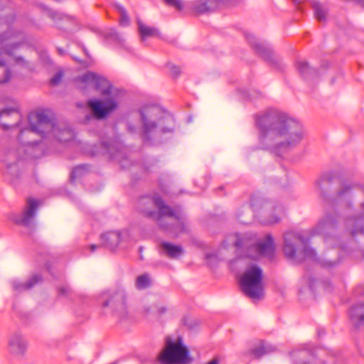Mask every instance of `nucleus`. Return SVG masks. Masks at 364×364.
Listing matches in <instances>:
<instances>
[{
	"label": "nucleus",
	"mask_w": 364,
	"mask_h": 364,
	"mask_svg": "<svg viewBox=\"0 0 364 364\" xmlns=\"http://www.w3.org/2000/svg\"><path fill=\"white\" fill-rule=\"evenodd\" d=\"M311 353L309 345L305 344L304 345L302 350H295L292 351L291 356L293 359H296L297 358H302L307 355H310Z\"/></svg>",
	"instance_id": "31"
},
{
	"label": "nucleus",
	"mask_w": 364,
	"mask_h": 364,
	"mask_svg": "<svg viewBox=\"0 0 364 364\" xmlns=\"http://www.w3.org/2000/svg\"><path fill=\"white\" fill-rule=\"evenodd\" d=\"M160 245L163 254L171 259H178L184 253V250L181 245L168 242H162Z\"/></svg>",
	"instance_id": "21"
},
{
	"label": "nucleus",
	"mask_w": 364,
	"mask_h": 364,
	"mask_svg": "<svg viewBox=\"0 0 364 364\" xmlns=\"http://www.w3.org/2000/svg\"><path fill=\"white\" fill-rule=\"evenodd\" d=\"M2 126L4 127V129H7L9 127V126L6 124H2Z\"/></svg>",
	"instance_id": "50"
},
{
	"label": "nucleus",
	"mask_w": 364,
	"mask_h": 364,
	"mask_svg": "<svg viewBox=\"0 0 364 364\" xmlns=\"http://www.w3.org/2000/svg\"><path fill=\"white\" fill-rule=\"evenodd\" d=\"M151 202L159 209L158 212L144 210L145 214L158 221L159 226L164 230L174 235H178L185 231V216L180 210H173L165 205L159 196L153 198H143L141 200Z\"/></svg>",
	"instance_id": "5"
},
{
	"label": "nucleus",
	"mask_w": 364,
	"mask_h": 364,
	"mask_svg": "<svg viewBox=\"0 0 364 364\" xmlns=\"http://www.w3.org/2000/svg\"><path fill=\"white\" fill-rule=\"evenodd\" d=\"M349 316L355 327H364V304L353 306L350 309Z\"/></svg>",
	"instance_id": "22"
},
{
	"label": "nucleus",
	"mask_w": 364,
	"mask_h": 364,
	"mask_svg": "<svg viewBox=\"0 0 364 364\" xmlns=\"http://www.w3.org/2000/svg\"><path fill=\"white\" fill-rule=\"evenodd\" d=\"M87 171V165H80L75 167L70 173V180L74 181L77 178L82 176Z\"/></svg>",
	"instance_id": "30"
},
{
	"label": "nucleus",
	"mask_w": 364,
	"mask_h": 364,
	"mask_svg": "<svg viewBox=\"0 0 364 364\" xmlns=\"http://www.w3.org/2000/svg\"><path fill=\"white\" fill-rule=\"evenodd\" d=\"M71 292V289L68 286H63L58 289V294L60 296H68Z\"/></svg>",
	"instance_id": "37"
},
{
	"label": "nucleus",
	"mask_w": 364,
	"mask_h": 364,
	"mask_svg": "<svg viewBox=\"0 0 364 364\" xmlns=\"http://www.w3.org/2000/svg\"><path fill=\"white\" fill-rule=\"evenodd\" d=\"M230 0H193L189 2L192 11L202 15L211 13L220 6H228Z\"/></svg>",
	"instance_id": "15"
},
{
	"label": "nucleus",
	"mask_w": 364,
	"mask_h": 364,
	"mask_svg": "<svg viewBox=\"0 0 364 364\" xmlns=\"http://www.w3.org/2000/svg\"><path fill=\"white\" fill-rule=\"evenodd\" d=\"M337 247H338V249L339 250L343 247H342V245H340V244H338V245H337Z\"/></svg>",
	"instance_id": "49"
},
{
	"label": "nucleus",
	"mask_w": 364,
	"mask_h": 364,
	"mask_svg": "<svg viewBox=\"0 0 364 364\" xmlns=\"http://www.w3.org/2000/svg\"><path fill=\"white\" fill-rule=\"evenodd\" d=\"M42 280V277L40 274L33 275L27 282H22L18 279H14L11 282L13 289L16 291H22L23 290L29 289L33 287L37 283Z\"/></svg>",
	"instance_id": "23"
},
{
	"label": "nucleus",
	"mask_w": 364,
	"mask_h": 364,
	"mask_svg": "<svg viewBox=\"0 0 364 364\" xmlns=\"http://www.w3.org/2000/svg\"><path fill=\"white\" fill-rule=\"evenodd\" d=\"M262 269L255 265H250L243 273L240 280L242 291L252 299L263 297Z\"/></svg>",
	"instance_id": "7"
},
{
	"label": "nucleus",
	"mask_w": 364,
	"mask_h": 364,
	"mask_svg": "<svg viewBox=\"0 0 364 364\" xmlns=\"http://www.w3.org/2000/svg\"><path fill=\"white\" fill-rule=\"evenodd\" d=\"M247 39L255 52L265 60L274 63L273 52L270 46L259 42L252 35H247Z\"/></svg>",
	"instance_id": "17"
},
{
	"label": "nucleus",
	"mask_w": 364,
	"mask_h": 364,
	"mask_svg": "<svg viewBox=\"0 0 364 364\" xmlns=\"http://www.w3.org/2000/svg\"><path fill=\"white\" fill-rule=\"evenodd\" d=\"M151 309H152L151 311L154 314H156L158 316H162L163 314H164L165 313H166L168 311L167 307L165 306L164 305L157 304L152 308L146 309L145 311H146L147 314H149V311H151Z\"/></svg>",
	"instance_id": "32"
},
{
	"label": "nucleus",
	"mask_w": 364,
	"mask_h": 364,
	"mask_svg": "<svg viewBox=\"0 0 364 364\" xmlns=\"http://www.w3.org/2000/svg\"><path fill=\"white\" fill-rule=\"evenodd\" d=\"M334 241L338 242V238L336 237H334V236L331 237V236H328V235H326L325 237V243L328 246H331Z\"/></svg>",
	"instance_id": "40"
},
{
	"label": "nucleus",
	"mask_w": 364,
	"mask_h": 364,
	"mask_svg": "<svg viewBox=\"0 0 364 364\" xmlns=\"http://www.w3.org/2000/svg\"><path fill=\"white\" fill-rule=\"evenodd\" d=\"M337 220L335 215H326L311 230V235H328L336 227Z\"/></svg>",
	"instance_id": "16"
},
{
	"label": "nucleus",
	"mask_w": 364,
	"mask_h": 364,
	"mask_svg": "<svg viewBox=\"0 0 364 364\" xmlns=\"http://www.w3.org/2000/svg\"><path fill=\"white\" fill-rule=\"evenodd\" d=\"M318 336H321V335L322 333H324V332H323V331L320 330V331H318Z\"/></svg>",
	"instance_id": "47"
},
{
	"label": "nucleus",
	"mask_w": 364,
	"mask_h": 364,
	"mask_svg": "<svg viewBox=\"0 0 364 364\" xmlns=\"http://www.w3.org/2000/svg\"><path fill=\"white\" fill-rule=\"evenodd\" d=\"M128 129H129V131L131 132V133H134V127L131 126V125H129L128 127Z\"/></svg>",
	"instance_id": "46"
},
{
	"label": "nucleus",
	"mask_w": 364,
	"mask_h": 364,
	"mask_svg": "<svg viewBox=\"0 0 364 364\" xmlns=\"http://www.w3.org/2000/svg\"><path fill=\"white\" fill-rule=\"evenodd\" d=\"M311 5L314 11V16L320 22L326 20V11L323 6L316 0H311Z\"/></svg>",
	"instance_id": "26"
},
{
	"label": "nucleus",
	"mask_w": 364,
	"mask_h": 364,
	"mask_svg": "<svg viewBox=\"0 0 364 364\" xmlns=\"http://www.w3.org/2000/svg\"><path fill=\"white\" fill-rule=\"evenodd\" d=\"M107 37L117 41L121 43H123L124 41V39L114 28L111 29L110 31L107 33Z\"/></svg>",
	"instance_id": "34"
},
{
	"label": "nucleus",
	"mask_w": 364,
	"mask_h": 364,
	"mask_svg": "<svg viewBox=\"0 0 364 364\" xmlns=\"http://www.w3.org/2000/svg\"><path fill=\"white\" fill-rule=\"evenodd\" d=\"M142 137L146 141L161 134H172L175 127L173 117L155 105L144 106L140 109Z\"/></svg>",
	"instance_id": "4"
},
{
	"label": "nucleus",
	"mask_w": 364,
	"mask_h": 364,
	"mask_svg": "<svg viewBox=\"0 0 364 364\" xmlns=\"http://www.w3.org/2000/svg\"><path fill=\"white\" fill-rule=\"evenodd\" d=\"M137 26L142 41L149 37L158 36L159 35L158 29L144 25L139 19L137 20Z\"/></svg>",
	"instance_id": "24"
},
{
	"label": "nucleus",
	"mask_w": 364,
	"mask_h": 364,
	"mask_svg": "<svg viewBox=\"0 0 364 364\" xmlns=\"http://www.w3.org/2000/svg\"><path fill=\"white\" fill-rule=\"evenodd\" d=\"M48 15L54 21L62 20L64 18L63 14H60V13H58L57 11H55L49 10L48 11Z\"/></svg>",
	"instance_id": "36"
},
{
	"label": "nucleus",
	"mask_w": 364,
	"mask_h": 364,
	"mask_svg": "<svg viewBox=\"0 0 364 364\" xmlns=\"http://www.w3.org/2000/svg\"><path fill=\"white\" fill-rule=\"evenodd\" d=\"M95 118L101 119L106 117L111 112L117 109L118 102L116 97H110L103 102L97 100H90L87 102Z\"/></svg>",
	"instance_id": "13"
},
{
	"label": "nucleus",
	"mask_w": 364,
	"mask_h": 364,
	"mask_svg": "<svg viewBox=\"0 0 364 364\" xmlns=\"http://www.w3.org/2000/svg\"><path fill=\"white\" fill-rule=\"evenodd\" d=\"M100 299L103 307H110L122 319L126 317V293L124 289H117L103 292Z\"/></svg>",
	"instance_id": "8"
},
{
	"label": "nucleus",
	"mask_w": 364,
	"mask_h": 364,
	"mask_svg": "<svg viewBox=\"0 0 364 364\" xmlns=\"http://www.w3.org/2000/svg\"><path fill=\"white\" fill-rule=\"evenodd\" d=\"M20 43L12 42L6 47L0 50V66H4L7 60V58L14 56V51L17 49Z\"/></svg>",
	"instance_id": "25"
},
{
	"label": "nucleus",
	"mask_w": 364,
	"mask_h": 364,
	"mask_svg": "<svg viewBox=\"0 0 364 364\" xmlns=\"http://www.w3.org/2000/svg\"><path fill=\"white\" fill-rule=\"evenodd\" d=\"M28 348V342L25 336L20 331L11 333L8 338V351L16 358L25 356Z\"/></svg>",
	"instance_id": "12"
},
{
	"label": "nucleus",
	"mask_w": 364,
	"mask_h": 364,
	"mask_svg": "<svg viewBox=\"0 0 364 364\" xmlns=\"http://www.w3.org/2000/svg\"><path fill=\"white\" fill-rule=\"evenodd\" d=\"M274 350V347H272L270 345L264 344L262 343L259 346L253 348L251 350L250 353L254 356V358H259L262 355L267 354L270 352H272Z\"/></svg>",
	"instance_id": "27"
},
{
	"label": "nucleus",
	"mask_w": 364,
	"mask_h": 364,
	"mask_svg": "<svg viewBox=\"0 0 364 364\" xmlns=\"http://www.w3.org/2000/svg\"><path fill=\"white\" fill-rule=\"evenodd\" d=\"M158 360L161 364H188L192 362V358L181 337L176 341L167 337L165 348L159 355Z\"/></svg>",
	"instance_id": "6"
},
{
	"label": "nucleus",
	"mask_w": 364,
	"mask_h": 364,
	"mask_svg": "<svg viewBox=\"0 0 364 364\" xmlns=\"http://www.w3.org/2000/svg\"><path fill=\"white\" fill-rule=\"evenodd\" d=\"M63 74L62 72L59 71L50 79V84L52 85H58L62 80Z\"/></svg>",
	"instance_id": "35"
},
{
	"label": "nucleus",
	"mask_w": 364,
	"mask_h": 364,
	"mask_svg": "<svg viewBox=\"0 0 364 364\" xmlns=\"http://www.w3.org/2000/svg\"><path fill=\"white\" fill-rule=\"evenodd\" d=\"M30 127L21 131L18 140L26 146H33L38 144V141H23L24 135L30 136L36 134L41 139L53 138L61 142H66L73 139L74 132L66 124H56L50 116L44 111L31 113L28 115Z\"/></svg>",
	"instance_id": "2"
},
{
	"label": "nucleus",
	"mask_w": 364,
	"mask_h": 364,
	"mask_svg": "<svg viewBox=\"0 0 364 364\" xmlns=\"http://www.w3.org/2000/svg\"><path fill=\"white\" fill-rule=\"evenodd\" d=\"M11 77V71L9 68H6L5 70L4 76L3 77H0V83H6L9 81Z\"/></svg>",
	"instance_id": "38"
},
{
	"label": "nucleus",
	"mask_w": 364,
	"mask_h": 364,
	"mask_svg": "<svg viewBox=\"0 0 364 364\" xmlns=\"http://www.w3.org/2000/svg\"><path fill=\"white\" fill-rule=\"evenodd\" d=\"M117 10L119 13L120 17H119V23L122 26H127L129 23V16L126 12V10L121 5H116L115 6Z\"/></svg>",
	"instance_id": "29"
},
{
	"label": "nucleus",
	"mask_w": 364,
	"mask_h": 364,
	"mask_svg": "<svg viewBox=\"0 0 364 364\" xmlns=\"http://www.w3.org/2000/svg\"><path fill=\"white\" fill-rule=\"evenodd\" d=\"M220 361L218 358H213L211 360H210L207 364H219Z\"/></svg>",
	"instance_id": "44"
},
{
	"label": "nucleus",
	"mask_w": 364,
	"mask_h": 364,
	"mask_svg": "<svg viewBox=\"0 0 364 364\" xmlns=\"http://www.w3.org/2000/svg\"><path fill=\"white\" fill-rule=\"evenodd\" d=\"M296 66L298 72L306 81L313 80L318 75V71L311 68L305 60H298Z\"/></svg>",
	"instance_id": "20"
},
{
	"label": "nucleus",
	"mask_w": 364,
	"mask_h": 364,
	"mask_svg": "<svg viewBox=\"0 0 364 364\" xmlns=\"http://www.w3.org/2000/svg\"><path fill=\"white\" fill-rule=\"evenodd\" d=\"M151 281L148 274H142L137 277L135 285L138 289H144L150 286Z\"/></svg>",
	"instance_id": "28"
},
{
	"label": "nucleus",
	"mask_w": 364,
	"mask_h": 364,
	"mask_svg": "<svg viewBox=\"0 0 364 364\" xmlns=\"http://www.w3.org/2000/svg\"><path fill=\"white\" fill-rule=\"evenodd\" d=\"M166 4L169 6L174 7L178 11H181L184 8V4L183 0H164Z\"/></svg>",
	"instance_id": "33"
},
{
	"label": "nucleus",
	"mask_w": 364,
	"mask_h": 364,
	"mask_svg": "<svg viewBox=\"0 0 364 364\" xmlns=\"http://www.w3.org/2000/svg\"><path fill=\"white\" fill-rule=\"evenodd\" d=\"M102 245L106 248L113 250L116 249L122 242L121 233L118 231H110L101 235Z\"/></svg>",
	"instance_id": "19"
},
{
	"label": "nucleus",
	"mask_w": 364,
	"mask_h": 364,
	"mask_svg": "<svg viewBox=\"0 0 364 364\" xmlns=\"http://www.w3.org/2000/svg\"><path fill=\"white\" fill-rule=\"evenodd\" d=\"M235 246L238 248L243 247L242 240L240 238H237V240L235 242Z\"/></svg>",
	"instance_id": "43"
},
{
	"label": "nucleus",
	"mask_w": 364,
	"mask_h": 364,
	"mask_svg": "<svg viewBox=\"0 0 364 364\" xmlns=\"http://www.w3.org/2000/svg\"><path fill=\"white\" fill-rule=\"evenodd\" d=\"M169 69L171 72V73L174 75V76H177L179 75L180 73V68L178 67H177L176 65H169Z\"/></svg>",
	"instance_id": "41"
},
{
	"label": "nucleus",
	"mask_w": 364,
	"mask_h": 364,
	"mask_svg": "<svg viewBox=\"0 0 364 364\" xmlns=\"http://www.w3.org/2000/svg\"><path fill=\"white\" fill-rule=\"evenodd\" d=\"M252 248L259 256L271 257L274 254V241L270 235H267L264 240L259 241Z\"/></svg>",
	"instance_id": "18"
},
{
	"label": "nucleus",
	"mask_w": 364,
	"mask_h": 364,
	"mask_svg": "<svg viewBox=\"0 0 364 364\" xmlns=\"http://www.w3.org/2000/svg\"><path fill=\"white\" fill-rule=\"evenodd\" d=\"M315 364H323V363H322L321 361H318V362H316Z\"/></svg>",
	"instance_id": "51"
},
{
	"label": "nucleus",
	"mask_w": 364,
	"mask_h": 364,
	"mask_svg": "<svg viewBox=\"0 0 364 364\" xmlns=\"http://www.w3.org/2000/svg\"><path fill=\"white\" fill-rule=\"evenodd\" d=\"M18 125H19V124H18V123L17 122V123H16V124H15V125H14V126H15V127H18Z\"/></svg>",
	"instance_id": "52"
},
{
	"label": "nucleus",
	"mask_w": 364,
	"mask_h": 364,
	"mask_svg": "<svg viewBox=\"0 0 364 364\" xmlns=\"http://www.w3.org/2000/svg\"><path fill=\"white\" fill-rule=\"evenodd\" d=\"M309 237L304 233L294 231L287 232L284 235V252L285 255L296 262L311 259L318 262L321 267L333 269L340 262V257L333 258V251L317 257L315 250L309 245Z\"/></svg>",
	"instance_id": "3"
},
{
	"label": "nucleus",
	"mask_w": 364,
	"mask_h": 364,
	"mask_svg": "<svg viewBox=\"0 0 364 364\" xmlns=\"http://www.w3.org/2000/svg\"><path fill=\"white\" fill-rule=\"evenodd\" d=\"M14 36V33L12 31H8L0 36V42L4 43L6 40L11 38Z\"/></svg>",
	"instance_id": "39"
},
{
	"label": "nucleus",
	"mask_w": 364,
	"mask_h": 364,
	"mask_svg": "<svg viewBox=\"0 0 364 364\" xmlns=\"http://www.w3.org/2000/svg\"><path fill=\"white\" fill-rule=\"evenodd\" d=\"M99 246L96 245H92L90 246V251L91 252H94Z\"/></svg>",
	"instance_id": "45"
},
{
	"label": "nucleus",
	"mask_w": 364,
	"mask_h": 364,
	"mask_svg": "<svg viewBox=\"0 0 364 364\" xmlns=\"http://www.w3.org/2000/svg\"><path fill=\"white\" fill-rule=\"evenodd\" d=\"M15 60L18 64H21L23 66H27V62L21 56L15 57Z\"/></svg>",
	"instance_id": "42"
},
{
	"label": "nucleus",
	"mask_w": 364,
	"mask_h": 364,
	"mask_svg": "<svg viewBox=\"0 0 364 364\" xmlns=\"http://www.w3.org/2000/svg\"><path fill=\"white\" fill-rule=\"evenodd\" d=\"M93 154L108 155L111 159L117 160L120 163H122V160L125 159L124 147L118 139L102 142L99 149L95 151Z\"/></svg>",
	"instance_id": "11"
},
{
	"label": "nucleus",
	"mask_w": 364,
	"mask_h": 364,
	"mask_svg": "<svg viewBox=\"0 0 364 364\" xmlns=\"http://www.w3.org/2000/svg\"><path fill=\"white\" fill-rule=\"evenodd\" d=\"M296 363H297V364H306V363H304L302 360L296 361Z\"/></svg>",
	"instance_id": "48"
},
{
	"label": "nucleus",
	"mask_w": 364,
	"mask_h": 364,
	"mask_svg": "<svg viewBox=\"0 0 364 364\" xmlns=\"http://www.w3.org/2000/svg\"><path fill=\"white\" fill-rule=\"evenodd\" d=\"M39 202L33 198H28L26 207L20 214H12L10 219L16 224L33 230L35 228L34 218L36 216Z\"/></svg>",
	"instance_id": "10"
},
{
	"label": "nucleus",
	"mask_w": 364,
	"mask_h": 364,
	"mask_svg": "<svg viewBox=\"0 0 364 364\" xmlns=\"http://www.w3.org/2000/svg\"><path fill=\"white\" fill-rule=\"evenodd\" d=\"M255 123L261 148L278 156L296 146L305 136L300 122L279 110L269 109L258 115Z\"/></svg>",
	"instance_id": "1"
},
{
	"label": "nucleus",
	"mask_w": 364,
	"mask_h": 364,
	"mask_svg": "<svg viewBox=\"0 0 364 364\" xmlns=\"http://www.w3.org/2000/svg\"><path fill=\"white\" fill-rule=\"evenodd\" d=\"M77 86L82 91H85L90 88H94L100 91L102 94H110L112 87L109 81L104 77L93 72H87L84 75L77 78Z\"/></svg>",
	"instance_id": "9"
},
{
	"label": "nucleus",
	"mask_w": 364,
	"mask_h": 364,
	"mask_svg": "<svg viewBox=\"0 0 364 364\" xmlns=\"http://www.w3.org/2000/svg\"><path fill=\"white\" fill-rule=\"evenodd\" d=\"M251 206L253 211H255L259 206L264 208H271L272 209V213L269 218L263 221V223L267 225L277 223L285 215V208L282 205L279 204L273 205L263 199L252 198L251 200Z\"/></svg>",
	"instance_id": "14"
}]
</instances>
